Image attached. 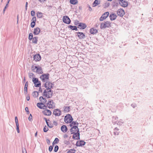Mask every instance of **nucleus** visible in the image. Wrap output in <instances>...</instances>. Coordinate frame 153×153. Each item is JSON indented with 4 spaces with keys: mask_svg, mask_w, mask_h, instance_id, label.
<instances>
[{
    "mask_svg": "<svg viewBox=\"0 0 153 153\" xmlns=\"http://www.w3.org/2000/svg\"><path fill=\"white\" fill-rule=\"evenodd\" d=\"M53 94V91H52L51 90L45 89L43 92V96H45L47 98H49L52 97Z\"/></svg>",
    "mask_w": 153,
    "mask_h": 153,
    "instance_id": "obj_1",
    "label": "nucleus"
},
{
    "mask_svg": "<svg viewBox=\"0 0 153 153\" xmlns=\"http://www.w3.org/2000/svg\"><path fill=\"white\" fill-rule=\"evenodd\" d=\"M73 120V119L71 116L69 114L65 116L64 119V121L67 123H71Z\"/></svg>",
    "mask_w": 153,
    "mask_h": 153,
    "instance_id": "obj_2",
    "label": "nucleus"
},
{
    "mask_svg": "<svg viewBox=\"0 0 153 153\" xmlns=\"http://www.w3.org/2000/svg\"><path fill=\"white\" fill-rule=\"evenodd\" d=\"M49 74L47 73L42 75L40 76V78L43 82H46L48 80Z\"/></svg>",
    "mask_w": 153,
    "mask_h": 153,
    "instance_id": "obj_3",
    "label": "nucleus"
},
{
    "mask_svg": "<svg viewBox=\"0 0 153 153\" xmlns=\"http://www.w3.org/2000/svg\"><path fill=\"white\" fill-rule=\"evenodd\" d=\"M32 81L34 84V86L36 87H39L41 86V82L39 81L38 79L36 78H33Z\"/></svg>",
    "mask_w": 153,
    "mask_h": 153,
    "instance_id": "obj_4",
    "label": "nucleus"
},
{
    "mask_svg": "<svg viewBox=\"0 0 153 153\" xmlns=\"http://www.w3.org/2000/svg\"><path fill=\"white\" fill-rule=\"evenodd\" d=\"M52 85V83L48 81L46 82L44 84L45 87L47 90H51V88H53Z\"/></svg>",
    "mask_w": 153,
    "mask_h": 153,
    "instance_id": "obj_5",
    "label": "nucleus"
},
{
    "mask_svg": "<svg viewBox=\"0 0 153 153\" xmlns=\"http://www.w3.org/2000/svg\"><path fill=\"white\" fill-rule=\"evenodd\" d=\"M47 106L49 108H53L55 107V105L53 100H50L47 103Z\"/></svg>",
    "mask_w": 153,
    "mask_h": 153,
    "instance_id": "obj_6",
    "label": "nucleus"
},
{
    "mask_svg": "<svg viewBox=\"0 0 153 153\" xmlns=\"http://www.w3.org/2000/svg\"><path fill=\"white\" fill-rule=\"evenodd\" d=\"M63 22L66 24H69L71 22V20L68 17L66 16H64L62 19Z\"/></svg>",
    "mask_w": 153,
    "mask_h": 153,
    "instance_id": "obj_7",
    "label": "nucleus"
},
{
    "mask_svg": "<svg viewBox=\"0 0 153 153\" xmlns=\"http://www.w3.org/2000/svg\"><path fill=\"white\" fill-rule=\"evenodd\" d=\"M78 130H79V129L78 128V126H73L70 129V131L71 134L76 132V131H78Z\"/></svg>",
    "mask_w": 153,
    "mask_h": 153,
    "instance_id": "obj_8",
    "label": "nucleus"
},
{
    "mask_svg": "<svg viewBox=\"0 0 153 153\" xmlns=\"http://www.w3.org/2000/svg\"><path fill=\"white\" fill-rule=\"evenodd\" d=\"M61 111L58 109H56L54 110L53 114L56 116H59L61 115Z\"/></svg>",
    "mask_w": 153,
    "mask_h": 153,
    "instance_id": "obj_9",
    "label": "nucleus"
},
{
    "mask_svg": "<svg viewBox=\"0 0 153 153\" xmlns=\"http://www.w3.org/2000/svg\"><path fill=\"white\" fill-rule=\"evenodd\" d=\"M73 134V138L76 140H78L80 139L79 130H78V131H76V132H75Z\"/></svg>",
    "mask_w": 153,
    "mask_h": 153,
    "instance_id": "obj_10",
    "label": "nucleus"
},
{
    "mask_svg": "<svg viewBox=\"0 0 153 153\" xmlns=\"http://www.w3.org/2000/svg\"><path fill=\"white\" fill-rule=\"evenodd\" d=\"M77 35L80 39H83L85 37V35L82 32H78L76 33Z\"/></svg>",
    "mask_w": 153,
    "mask_h": 153,
    "instance_id": "obj_11",
    "label": "nucleus"
},
{
    "mask_svg": "<svg viewBox=\"0 0 153 153\" xmlns=\"http://www.w3.org/2000/svg\"><path fill=\"white\" fill-rule=\"evenodd\" d=\"M117 13L118 16L122 17L125 14V12L123 9H120L118 10Z\"/></svg>",
    "mask_w": 153,
    "mask_h": 153,
    "instance_id": "obj_12",
    "label": "nucleus"
},
{
    "mask_svg": "<svg viewBox=\"0 0 153 153\" xmlns=\"http://www.w3.org/2000/svg\"><path fill=\"white\" fill-rule=\"evenodd\" d=\"M41 56L39 54H37L33 56L34 60L36 61H39L41 59Z\"/></svg>",
    "mask_w": 153,
    "mask_h": 153,
    "instance_id": "obj_13",
    "label": "nucleus"
},
{
    "mask_svg": "<svg viewBox=\"0 0 153 153\" xmlns=\"http://www.w3.org/2000/svg\"><path fill=\"white\" fill-rule=\"evenodd\" d=\"M79 27H80V29H83L86 28L87 27L86 25L82 23H78V28H79Z\"/></svg>",
    "mask_w": 153,
    "mask_h": 153,
    "instance_id": "obj_14",
    "label": "nucleus"
},
{
    "mask_svg": "<svg viewBox=\"0 0 153 153\" xmlns=\"http://www.w3.org/2000/svg\"><path fill=\"white\" fill-rule=\"evenodd\" d=\"M43 113L46 116H49L51 114V112L49 110L45 109L42 111Z\"/></svg>",
    "mask_w": 153,
    "mask_h": 153,
    "instance_id": "obj_15",
    "label": "nucleus"
},
{
    "mask_svg": "<svg viewBox=\"0 0 153 153\" xmlns=\"http://www.w3.org/2000/svg\"><path fill=\"white\" fill-rule=\"evenodd\" d=\"M85 142L84 141L81 140L79 142L77 141L76 143V146H82L85 145Z\"/></svg>",
    "mask_w": 153,
    "mask_h": 153,
    "instance_id": "obj_16",
    "label": "nucleus"
},
{
    "mask_svg": "<svg viewBox=\"0 0 153 153\" xmlns=\"http://www.w3.org/2000/svg\"><path fill=\"white\" fill-rule=\"evenodd\" d=\"M120 4L124 7H126L128 5V2L123 0L122 1L119 2Z\"/></svg>",
    "mask_w": 153,
    "mask_h": 153,
    "instance_id": "obj_17",
    "label": "nucleus"
},
{
    "mask_svg": "<svg viewBox=\"0 0 153 153\" xmlns=\"http://www.w3.org/2000/svg\"><path fill=\"white\" fill-rule=\"evenodd\" d=\"M40 32V30L39 27H36L34 29L33 34L35 35H38Z\"/></svg>",
    "mask_w": 153,
    "mask_h": 153,
    "instance_id": "obj_18",
    "label": "nucleus"
},
{
    "mask_svg": "<svg viewBox=\"0 0 153 153\" xmlns=\"http://www.w3.org/2000/svg\"><path fill=\"white\" fill-rule=\"evenodd\" d=\"M117 17V15L114 13L111 14L109 16L110 19L111 21L114 20L116 19Z\"/></svg>",
    "mask_w": 153,
    "mask_h": 153,
    "instance_id": "obj_19",
    "label": "nucleus"
},
{
    "mask_svg": "<svg viewBox=\"0 0 153 153\" xmlns=\"http://www.w3.org/2000/svg\"><path fill=\"white\" fill-rule=\"evenodd\" d=\"M28 85V82L27 81L25 84L24 88V93L25 94H27V87Z\"/></svg>",
    "mask_w": 153,
    "mask_h": 153,
    "instance_id": "obj_20",
    "label": "nucleus"
},
{
    "mask_svg": "<svg viewBox=\"0 0 153 153\" xmlns=\"http://www.w3.org/2000/svg\"><path fill=\"white\" fill-rule=\"evenodd\" d=\"M61 130L63 132H66L68 130L67 126L65 125H63L61 127Z\"/></svg>",
    "mask_w": 153,
    "mask_h": 153,
    "instance_id": "obj_21",
    "label": "nucleus"
},
{
    "mask_svg": "<svg viewBox=\"0 0 153 153\" xmlns=\"http://www.w3.org/2000/svg\"><path fill=\"white\" fill-rule=\"evenodd\" d=\"M90 32L91 34H94L97 33V29L93 28L90 29Z\"/></svg>",
    "mask_w": 153,
    "mask_h": 153,
    "instance_id": "obj_22",
    "label": "nucleus"
},
{
    "mask_svg": "<svg viewBox=\"0 0 153 153\" xmlns=\"http://www.w3.org/2000/svg\"><path fill=\"white\" fill-rule=\"evenodd\" d=\"M40 101L41 102V103L44 104L45 103L47 102V100L45 98H44L42 97H40L39 98Z\"/></svg>",
    "mask_w": 153,
    "mask_h": 153,
    "instance_id": "obj_23",
    "label": "nucleus"
},
{
    "mask_svg": "<svg viewBox=\"0 0 153 153\" xmlns=\"http://www.w3.org/2000/svg\"><path fill=\"white\" fill-rule=\"evenodd\" d=\"M118 117H113V118H112V122L116 124V123H117V124H118Z\"/></svg>",
    "mask_w": 153,
    "mask_h": 153,
    "instance_id": "obj_24",
    "label": "nucleus"
},
{
    "mask_svg": "<svg viewBox=\"0 0 153 153\" xmlns=\"http://www.w3.org/2000/svg\"><path fill=\"white\" fill-rule=\"evenodd\" d=\"M36 15L38 18H42L43 17V13L41 12H38L36 13Z\"/></svg>",
    "mask_w": 153,
    "mask_h": 153,
    "instance_id": "obj_25",
    "label": "nucleus"
},
{
    "mask_svg": "<svg viewBox=\"0 0 153 153\" xmlns=\"http://www.w3.org/2000/svg\"><path fill=\"white\" fill-rule=\"evenodd\" d=\"M68 27L69 28H70L72 30H75L76 31L78 30V29H77V27L76 26H72V25H69L68 26Z\"/></svg>",
    "mask_w": 153,
    "mask_h": 153,
    "instance_id": "obj_26",
    "label": "nucleus"
},
{
    "mask_svg": "<svg viewBox=\"0 0 153 153\" xmlns=\"http://www.w3.org/2000/svg\"><path fill=\"white\" fill-rule=\"evenodd\" d=\"M36 72L39 74L42 73L43 72L41 68L38 67L36 70Z\"/></svg>",
    "mask_w": 153,
    "mask_h": 153,
    "instance_id": "obj_27",
    "label": "nucleus"
},
{
    "mask_svg": "<svg viewBox=\"0 0 153 153\" xmlns=\"http://www.w3.org/2000/svg\"><path fill=\"white\" fill-rule=\"evenodd\" d=\"M79 123H76V122L73 121L71 122V123L70 124V126L71 127H72L73 126H78Z\"/></svg>",
    "mask_w": 153,
    "mask_h": 153,
    "instance_id": "obj_28",
    "label": "nucleus"
},
{
    "mask_svg": "<svg viewBox=\"0 0 153 153\" xmlns=\"http://www.w3.org/2000/svg\"><path fill=\"white\" fill-rule=\"evenodd\" d=\"M43 105V103L38 102L37 104V106L40 109H43L44 108L42 107V105Z\"/></svg>",
    "mask_w": 153,
    "mask_h": 153,
    "instance_id": "obj_29",
    "label": "nucleus"
},
{
    "mask_svg": "<svg viewBox=\"0 0 153 153\" xmlns=\"http://www.w3.org/2000/svg\"><path fill=\"white\" fill-rule=\"evenodd\" d=\"M118 131L119 129L117 128H116L115 129H114V133L115 135H118L119 133V132Z\"/></svg>",
    "mask_w": 153,
    "mask_h": 153,
    "instance_id": "obj_30",
    "label": "nucleus"
},
{
    "mask_svg": "<svg viewBox=\"0 0 153 153\" xmlns=\"http://www.w3.org/2000/svg\"><path fill=\"white\" fill-rule=\"evenodd\" d=\"M32 39V42L33 43L37 44L38 41V37H34Z\"/></svg>",
    "mask_w": 153,
    "mask_h": 153,
    "instance_id": "obj_31",
    "label": "nucleus"
},
{
    "mask_svg": "<svg viewBox=\"0 0 153 153\" xmlns=\"http://www.w3.org/2000/svg\"><path fill=\"white\" fill-rule=\"evenodd\" d=\"M70 3L72 4H76L78 3L77 0H70Z\"/></svg>",
    "mask_w": 153,
    "mask_h": 153,
    "instance_id": "obj_32",
    "label": "nucleus"
},
{
    "mask_svg": "<svg viewBox=\"0 0 153 153\" xmlns=\"http://www.w3.org/2000/svg\"><path fill=\"white\" fill-rule=\"evenodd\" d=\"M100 4L99 0H95L93 4V7L95 6Z\"/></svg>",
    "mask_w": 153,
    "mask_h": 153,
    "instance_id": "obj_33",
    "label": "nucleus"
},
{
    "mask_svg": "<svg viewBox=\"0 0 153 153\" xmlns=\"http://www.w3.org/2000/svg\"><path fill=\"white\" fill-rule=\"evenodd\" d=\"M33 95L35 97H37L39 95V93L37 91H34L32 93Z\"/></svg>",
    "mask_w": 153,
    "mask_h": 153,
    "instance_id": "obj_34",
    "label": "nucleus"
},
{
    "mask_svg": "<svg viewBox=\"0 0 153 153\" xmlns=\"http://www.w3.org/2000/svg\"><path fill=\"white\" fill-rule=\"evenodd\" d=\"M70 106H65L64 111L66 112H68L70 111Z\"/></svg>",
    "mask_w": 153,
    "mask_h": 153,
    "instance_id": "obj_35",
    "label": "nucleus"
},
{
    "mask_svg": "<svg viewBox=\"0 0 153 153\" xmlns=\"http://www.w3.org/2000/svg\"><path fill=\"white\" fill-rule=\"evenodd\" d=\"M105 13H104L101 17L100 18V21H103L104 19H105Z\"/></svg>",
    "mask_w": 153,
    "mask_h": 153,
    "instance_id": "obj_36",
    "label": "nucleus"
},
{
    "mask_svg": "<svg viewBox=\"0 0 153 153\" xmlns=\"http://www.w3.org/2000/svg\"><path fill=\"white\" fill-rule=\"evenodd\" d=\"M105 28V22L102 23L100 24V28L101 29H103Z\"/></svg>",
    "mask_w": 153,
    "mask_h": 153,
    "instance_id": "obj_37",
    "label": "nucleus"
},
{
    "mask_svg": "<svg viewBox=\"0 0 153 153\" xmlns=\"http://www.w3.org/2000/svg\"><path fill=\"white\" fill-rule=\"evenodd\" d=\"M76 150L74 149H70L68 152L67 153H75Z\"/></svg>",
    "mask_w": 153,
    "mask_h": 153,
    "instance_id": "obj_38",
    "label": "nucleus"
},
{
    "mask_svg": "<svg viewBox=\"0 0 153 153\" xmlns=\"http://www.w3.org/2000/svg\"><path fill=\"white\" fill-rule=\"evenodd\" d=\"M59 141V139L57 138H56L54 140L53 143V144H57Z\"/></svg>",
    "mask_w": 153,
    "mask_h": 153,
    "instance_id": "obj_39",
    "label": "nucleus"
},
{
    "mask_svg": "<svg viewBox=\"0 0 153 153\" xmlns=\"http://www.w3.org/2000/svg\"><path fill=\"white\" fill-rule=\"evenodd\" d=\"M33 35L32 33H30L29 35V39L31 40L33 39Z\"/></svg>",
    "mask_w": 153,
    "mask_h": 153,
    "instance_id": "obj_40",
    "label": "nucleus"
},
{
    "mask_svg": "<svg viewBox=\"0 0 153 153\" xmlns=\"http://www.w3.org/2000/svg\"><path fill=\"white\" fill-rule=\"evenodd\" d=\"M111 23L109 21H107L106 22V27H109L111 26Z\"/></svg>",
    "mask_w": 153,
    "mask_h": 153,
    "instance_id": "obj_41",
    "label": "nucleus"
},
{
    "mask_svg": "<svg viewBox=\"0 0 153 153\" xmlns=\"http://www.w3.org/2000/svg\"><path fill=\"white\" fill-rule=\"evenodd\" d=\"M47 124L48 126L50 128H52L53 126V124L51 123H47Z\"/></svg>",
    "mask_w": 153,
    "mask_h": 153,
    "instance_id": "obj_42",
    "label": "nucleus"
},
{
    "mask_svg": "<svg viewBox=\"0 0 153 153\" xmlns=\"http://www.w3.org/2000/svg\"><path fill=\"white\" fill-rule=\"evenodd\" d=\"M59 148L58 146L57 145H56L55 147L54 150V152H57L58 151V150Z\"/></svg>",
    "mask_w": 153,
    "mask_h": 153,
    "instance_id": "obj_43",
    "label": "nucleus"
},
{
    "mask_svg": "<svg viewBox=\"0 0 153 153\" xmlns=\"http://www.w3.org/2000/svg\"><path fill=\"white\" fill-rule=\"evenodd\" d=\"M48 130V128L46 127V126H45L43 128V131L44 132H46Z\"/></svg>",
    "mask_w": 153,
    "mask_h": 153,
    "instance_id": "obj_44",
    "label": "nucleus"
},
{
    "mask_svg": "<svg viewBox=\"0 0 153 153\" xmlns=\"http://www.w3.org/2000/svg\"><path fill=\"white\" fill-rule=\"evenodd\" d=\"M15 122H16V125H19L18 118L17 117H15Z\"/></svg>",
    "mask_w": 153,
    "mask_h": 153,
    "instance_id": "obj_45",
    "label": "nucleus"
},
{
    "mask_svg": "<svg viewBox=\"0 0 153 153\" xmlns=\"http://www.w3.org/2000/svg\"><path fill=\"white\" fill-rule=\"evenodd\" d=\"M64 143L66 145H68L70 143L69 141L67 140H64Z\"/></svg>",
    "mask_w": 153,
    "mask_h": 153,
    "instance_id": "obj_46",
    "label": "nucleus"
},
{
    "mask_svg": "<svg viewBox=\"0 0 153 153\" xmlns=\"http://www.w3.org/2000/svg\"><path fill=\"white\" fill-rule=\"evenodd\" d=\"M35 25V22H32L31 23V26L32 27H33Z\"/></svg>",
    "mask_w": 153,
    "mask_h": 153,
    "instance_id": "obj_47",
    "label": "nucleus"
},
{
    "mask_svg": "<svg viewBox=\"0 0 153 153\" xmlns=\"http://www.w3.org/2000/svg\"><path fill=\"white\" fill-rule=\"evenodd\" d=\"M38 67L37 66H34L33 65L32 67H31V69L33 70H35L36 69H37Z\"/></svg>",
    "mask_w": 153,
    "mask_h": 153,
    "instance_id": "obj_48",
    "label": "nucleus"
},
{
    "mask_svg": "<svg viewBox=\"0 0 153 153\" xmlns=\"http://www.w3.org/2000/svg\"><path fill=\"white\" fill-rule=\"evenodd\" d=\"M32 22H36V17H33L32 18V20H31Z\"/></svg>",
    "mask_w": 153,
    "mask_h": 153,
    "instance_id": "obj_49",
    "label": "nucleus"
},
{
    "mask_svg": "<svg viewBox=\"0 0 153 153\" xmlns=\"http://www.w3.org/2000/svg\"><path fill=\"white\" fill-rule=\"evenodd\" d=\"M31 15L32 16H34L35 15V12L33 10H32L31 12Z\"/></svg>",
    "mask_w": 153,
    "mask_h": 153,
    "instance_id": "obj_50",
    "label": "nucleus"
},
{
    "mask_svg": "<svg viewBox=\"0 0 153 153\" xmlns=\"http://www.w3.org/2000/svg\"><path fill=\"white\" fill-rule=\"evenodd\" d=\"M16 130L17 131L18 133H19V125H16Z\"/></svg>",
    "mask_w": 153,
    "mask_h": 153,
    "instance_id": "obj_51",
    "label": "nucleus"
},
{
    "mask_svg": "<svg viewBox=\"0 0 153 153\" xmlns=\"http://www.w3.org/2000/svg\"><path fill=\"white\" fill-rule=\"evenodd\" d=\"M53 147L52 146H51L49 147V150L50 152H51L53 150Z\"/></svg>",
    "mask_w": 153,
    "mask_h": 153,
    "instance_id": "obj_52",
    "label": "nucleus"
},
{
    "mask_svg": "<svg viewBox=\"0 0 153 153\" xmlns=\"http://www.w3.org/2000/svg\"><path fill=\"white\" fill-rule=\"evenodd\" d=\"M7 7H8L7 4H6V5L5 6V7L4 8V9H3V14H4V12L5 11Z\"/></svg>",
    "mask_w": 153,
    "mask_h": 153,
    "instance_id": "obj_53",
    "label": "nucleus"
},
{
    "mask_svg": "<svg viewBox=\"0 0 153 153\" xmlns=\"http://www.w3.org/2000/svg\"><path fill=\"white\" fill-rule=\"evenodd\" d=\"M33 73H30L29 74V77L30 78H31L33 76Z\"/></svg>",
    "mask_w": 153,
    "mask_h": 153,
    "instance_id": "obj_54",
    "label": "nucleus"
},
{
    "mask_svg": "<svg viewBox=\"0 0 153 153\" xmlns=\"http://www.w3.org/2000/svg\"><path fill=\"white\" fill-rule=\"evenodd\" d=\"M32 118V116L31 114H30L29 117L28 119L30 121H31Z\"/></svg>",
    "mask_w": 153,
    "mask_h": 153,
    "instance_id": "obj_55",
    "label": "nucleus"
},
{
    "mask_svg": "<svg viewBox=\"0 0 153 153\" xmlns=\"http://www.w3.org/2000/svg\"><path fill=\"white\" fill-rule=\"evenodd\" d=\"M25 110L27 112V114H29V111H28V108L27 107H26L25 108Z\"/></svg>",
    "mask_w": 153,
    "mask_h": 153,
    "instance_id": "obj_56",
    "label": "nucleus"
},
{
    "mask_svg": "<svg viewBox=\"0 0 153 153\" xmlns=\"http://www.w3.org/2000/svg\"><path fill=\"white\" fill-rule=\"evenodd\" d=\"M22 153H27V151L25 149L23 148L22 149Z\"/></svg>",
    "mask_w": 153,
    "mask_h": 153,
    "instance_id": "obj_57",
    "label": "nucleus"
},
{
    "mask_svg": "<svg viewBox=\"0 0 153 153\" xmlns=\"http://www.w3.org/2000/svg\"><path fill=\"white\" fill-rule=\"evenodd\" d=\"M88 10L90 11H91L92 10V9L91 7L88 5Z\"/></svg>",
    "mask_w": 153,
    "mask_h": 153,
    "instance_id": "obj_58",
    "label": "nucleus"
},
{
    "mask_svg": "<svg viewBox=\"0 0 153 153\" xmlns=\"http://www.w3.org/2000/svg\"><path fill=\"white\" fill-rule=\"evenodd\" d=\"M43 119H44V120H45V121H46V124L48 123V121H50V120H47V118L45 117H44L43 118Z\"/></svg>",
    "mask_w": 153,
    "mask_h": 153,
    "instance_id": "obj_59",
    "label": "nucleus"
},
{
    "mask_svg": "<svg viewBox=\"0 0 153 153\" xmlns=\"http://www.w3.org/2000/svg\"><path fill=\"white\" fill-rule=\"evenodd\" d=\"M120 123H123V122L122 120H120L118 122V123H119V124H120Z\"/></svg>",
    "mask_w": 153,
    "mask_h": 153,
    "instance_id": "obj_60",
    "label": "nucleus"
},
{
    "mask_svg": "<svg viewBox=\"0 0 153 153\" xmlns=\"http://www.w3.org/2000/svg\"><path fill=\"white\" fill-rule=\"evenodd\" d=\"M47 105H44V104L43 103V105H42V107L44 108L43 109H45L47 107Z\"/></svg>",
    "mask_w": 153,
    "mask_h": 153,
    "instance_id": "obj_61",
    "label": "nucleus"
},
{
    "mask_svg": "<svg viewBox=\"0 0 153 153\" xmlns=\"http://www.w3.org/2000/svg\"><path fill=\"white\" fill-rule=\"evenodd\" d=\"M109 15V13L108 12H106V16H106V18Z\"/></svg>",
    "mask_w": 153,
    "mask_h": 153,
    "instance_id": "obj_62",
    "label": "nucleus"
},
{
    "mask_svg": "<svg viewBox=\"0 0 153 153\" xmlns=\"http://www.w3.org/2000/svg\"><path fill=\"white\" fill-rule=\"evenodd\" d=\"M39 92H42V88L41 87V86L39 87Z\"/></svg>",
    "mask_w": 153,
    "mask_h": 153,
    "instance_id": "obj_63",
    "label": "nucleus"
},
{
    "mask_svg": "<svg viewBox=\"0 0 153 153\" xmlns=\"http://www.w3.org/2000/svg\"><path fill=\"white\" fill-rule=\"evenodd\" d=\"M109 4L107 2H106V7H108L109 6Z\"/></svg>",
    "mask_w": 153,
    "mask_h": 153,
    "instance_id": "obj_64",
    "label": "nucleus"
}]
</instances>
